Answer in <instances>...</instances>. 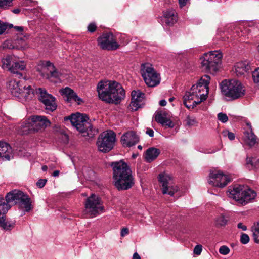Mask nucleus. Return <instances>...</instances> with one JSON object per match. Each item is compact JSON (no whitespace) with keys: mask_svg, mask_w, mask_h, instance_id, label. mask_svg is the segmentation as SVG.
<instances>
[{"mask_svg":"<svg viewBox=\"0 0 259 259\" xmlns=\"http://www.w3.org/2000/svg\"><path fill=\"white\" fill-rule=\"evenodd\" d=\"M97 91L100 99L110 104L120 103L125 95L121 84L115 81H100L98 83Z\"/></svg>","mask_w":259,"mask_h":259,"instance_id":"nucleus-1","label":"nucleus"},{"mask_svg":"<svg viewBox=\"0 0 259 259\" xmlns=\"http://www.w3.org/2000/svg\"><path fill=\"white\" fill-rule=\"evenodd\" d=\"M110 165L113 169V183L115 187L119 191L132 188L134 180L129 165L122 160L112 162Z\"/></svg>","mask_w":259,"mask_h":259,"instance_id":"nucleus-2","label":"nucleus"},{"mask_svg":"<svg viewBox=\"0 0 259 259\" xmlns=\"http://www.w3.org/2000/svg\"><path fill=\"white\" fill-rule=\"evenodd\" d=\"M210 80L208 75L203 76L198 83L193 85L190 91L185 93L183 97V103L188 108H194L206 99L209 92Z\"/></svg>","mask_w":259,"mask_h":259,"instance_id":"nucleus-3","label":"nucleus"},{"mask_svg":"<svg viewBox=\"0 0 259 259\" xmlns=\"http://www.w3.org/2000/svg\"><path fill=\"white\" fill-rule=\"evenodd\" d=\"M227 194L229 197L242 205L250 202L256 196V193L254 190L247 186L240 185L229 186Z\"/></svg>","mask_w":259,"mask_h":259,"instance_id":"nucleus-4","label":"nucleus"},{"mask_svg":"<svg viewBox=\"0 0 259 259\" xmlns=\"http://www.w3.org/2000/svg\"><path fill=\"white\" fill-rule=\"evenodd\" d=\"M88 119L89 118L85 114L79 113L72 114L70 116L64 117L65 120H70L72 125L77 131L82 133L83 136L92 138L98 133V130L94 128L88 121Z\"/></svg>","mask_w":259,"mask_h":259,"instance_id":"nucleus-5","label":"nucleus"},{"mask_svg":"<svg viewBox=\"0 0 259 259\" xmlns=\"http://www.w3.org/2000/svg\"><path fill=\"white\" fill-rule=\"evenodd\" d=\"M50 124V121L44 116H31L21 123L20 132L25 135L30 132L41 131Z\"/></svg>","mask_w":259,"mask_h":259,"instance_id":"nucleus-6","label":"nucleus"},{"mask_svg":"<svg viewBox=\"0 0 259 259\" xmlns=\"http://www.w3.org/2000/svg\"><path fill=\"white\" fill-rule=\"evenodd\" d=\"M220 86L223 94L232 100L240 98L245 94L244 87L236 80H224Z\"/></svg>","mask_w":259,"mask_h":259,"instance_id":"nucleus-7","label":"nucleus"},{"mask_svg":"<svg viewBox=\"0 0 259 259\" xmlns=\"http://www.w3.org/2000/svg\"><path fill=\"white\" fill-rule=\"evenodd\" d=\"M222 57V54L218 51L205 53L200 58L203 69L210 73L215 72L219 69V65L221 63Z\"/></svg>","mask_w":259,"mask_h":259,"instance_id":"nucleus-8","label":"nucleus"},{"mask_svg":"<svg viewBox=\"0 0 259 259\" xmlns=\"http://www.w3.org/2000/svg\"><path fill=\"white\" fill-rule=\"evenodd\" d=\"M104 207L101 198L92 194L84 202V214L90 218H94L103 212Z\"/></svg>","mask_w":259,"mask_h":259,"instance_id":"nucleus-9","label":"nucleus"},{"mask_svg":"<svg viewBox=\"0 0 259 259\" xmlns=\"http://www.w3.org/2000/svg\"><path fill=\"white\" fill-rule=\"evenodd\" d=\"M141 73L145 83L149 87H154L160 82V74L150 63H146L141 65Z\"/></svg>","mask_w":259,"mask_h":259,"instance_id":"nucleus-10","label":"nucleus"},{"mask_svg":"<svg viewBox=\"0 0 259 259\" xmlns=\"http://www.w3.org/2000/svg\"><path fill=\"white\" fill-rule=\"evenodd\" d=\"M6 198L7 202L15 201L16 203H20L26 212H29L33 208L30 198L20 190L11 191L6 195Z\"/></svg>","mask_w":259,"mask_h":259,"instance_id":"nucleus-11","label":"nucleus"},{"mask_svg":"<svg viewBox=\"0 0 259 259\" xmlns=\"http://www.w3.org/2000/svg\"><path fill=\"white\" fill-rule=\"evenodd\" d=\"M116 135L112 131H107L101 134L97 142L100 151L106 153L111 150L114 145Z\"/></svg>","mask_w":259,"mask_h":259,"instance_id":"nucleus-12","label":"nucleus"},{"mask_svg":"<svg viewBox=\"0 0 259 259\" xmlns=\"http://www.w3.org/2000/svg\"><path fill=\"white\" fill-rule=\"evenodd\" d=\"M158 181L161 184L163 194H166L172 196L178 191V187L173 184L172 177L169 174L164 172L160 174Z\"/></svg>","mask_w":259,"mask_h":259,"instance_id":"nucleus-13","label":"nucleus"},{"mask_svg":"<svg viewBox=\"0 0 259 259\" xmlns=\"http://www.w3.org/2000/svg\"><path fill=\"white\" fill-rule=\"evenodd\" d=\"M36 93L38 95L39 101L44 105L47 112H53L56 109L55 98L49 94L45 89L38 88L36 90Z\"/></svg>","mask_w":259,"mask_h":259,"instance_id":"nucleus-14","label":"nucleus"},{"mask_svg":"<svg viewBox=\"0 0 259 259\" xmlns=\"http://www.w3.org/2000/svg\"><path fill=\"white\" fill-rule=\"evenodd\" d=\"M97 41L98 45L104 50H115L119 47L115 36L111 32L104 33Z\"/></svg>","mask_w":259,"mask_h":259,"instance_id":"nucleus-15","label":"nucleus"},{"mask_svg":"<svg viewBox=\"0 0 259 259\" xmlns=\"http://www.w3.org/2000/svg\"><path fill=\"white\" fill-rule=\"evenodd\" d=\"M230 181L228 175L219 170H212L209 175L208 182L213 186L223 188Z\"/></svg>","mask_w":259,"mask_h":259,"instance_id":"nucleus-16","label":"nucleus"},{"mask_svg":"<svg viewBox=\"0 0 259 259\" xmlns=\"http://www.w3.org/2000/svg\"><path fill=\"white\" fill-rule=\"evenodd\" d=\"M6 199L0 196V227L6 230H10L14 227L15 223L6 221V214L11 208Z\"/></svg>","mask_w":259,"mask_h":259,"instance_id":"nucleus-17","label":"nucleus"},{"mask_svg":"<svg viewBox=\"0 0 259 259\" xmlns=\"http://www.w3.org/2000/svg\"><path fill=\"white\" fill-rule=\"evenodd\" d=\"M242 141L244 145L252 147L258 142V138L253 133L251 124L246 123V128L243 133Z\"/></svg>","mask_w":259,"mask_h":259,"instance_id":"nucleus-18","label":"nucleus"},{"mask_svg":"<svg viewBox=\"0 0 259 259\" xmlns=\"http://www.w3.org/2000/svg\"><path fill=\"white\" fill-rule=\"evenodd\" d=\"M44 72H46V74L43 73L42 75L47 78H51V77L59 78L61 73L57 71L55 68L54 65L48 61H41L39 64Z\"/></svg>","mask_w":259,"mask_h":259,"instance_id":"nucleus-19","label":"nucleus"},{"mask_svg":"<svg viewBox=\"0 0 259 259\" xmlns=\"http://www.w3.org/2000/svg\"><path fill=\"white\" fill-rule=\"evenodd\" d=\"M139 137L133 131L124 133L121 138V142L124 147H131L139 141Z\"/></svg>","mask_w":259,"mask_h":259,"instance_id":"nucleus-20","label":"nucleus"},{"mask_svg":"<svg viewBox=\"0 0 259 259\" xmlns=\"http://www.w3.org/2000/svg\"><path fill=\"white\" fill-rule=\"evenodd\" d=\"M25 82V79L19 81L12 79L7 82V87L13 96L20 97L22 87Z\"/></svg>","mask_w":259,"mask_h":259,"instance_id":"nucleus-21","label":"nucleus"},{"mask_svg":"<svg viewBox=\"0 0 259 259\" xmlns=\"http://www.w3.org/2000/svg\"><path fill=\"white\" fill-rule=\"evenodd\" d=\"M178 21V15L174 9H167L163 12L162 24L166 26H172Z\"/></svg>","mask_w":259,"mask_h":259,"instance_id":"nucleus-22","label":"nucleus"},{"mask_svg":"<svg viewBox=\"0 0 259 259\" xmlns=\"http://www.w3.org/2000/svg\"><path fill=\"white\" fill-rule=\"evenodd\" d=\"M144 94L139 91H133L131 93L130 107L133 111H136L143 105Z\"/></svg>","mask_w":259,"mask_h":259,"instance_id":"nucleus-23","label":"nucleus"},{"mask_svg":"<svg viewBox=\"0 0 259 259\" xmlns=\"http://www.w3.org/2000/svg\"><path fill=\"white\" fill-rule=\"evenodd\" d=\"M251 69L250 65L247 61L237 63L234 66L233 71L237 76H244Z\"/></svg>","mask_w":259,"mask_h":259,"instance_id":"nucleus-24","label":"nucleus"},{"mask_svg":"<svg viewBox=\"0 0 259 259\" xmlns=\"http://www.w3.org/2000/svg\"><path fill=\"white\" fill-rule=\"evenodd\" d=\"M155 118L157 122L161 124L162 125H165L168 127H173L174 126V123L170 120V115L165 111H161L157 112Z\"/></svg>","mask_w":259,"mask_h":259,"instance_id":"nucleus-25","label":"nucleus"},{"mask_svg":"<svg viewBox=\"0 0 259 259\" xmlns=\"http://www.w3.org/2000/svg\"><path fill=\"white\" fill-rule=\"evenodd\" d=\"M60 93L62 96H64V99L67 102L73 101L80 104L82 101L81 98L78 97L76 94L70 88L66 87L60 91Z\"/></svg>","mask_w":259,"mask_h":259,"instance_id":"nucleus-26","label":"nucleus"},{"mask_svg":"<svg viewBox=\"0 0 259 259\" xmlns=\"http://www.w3.org/2000/svg\"><path fill=\"white\" fill-rule=\"evenodd\" d=\"M12 157V149L10 145L5 142L0 141V158L9 160Z\"/></svg>","mask_w":259,"mask_h":259,"instance_id":"nucleus-27","label":"nucleus"},{"mask_svg":"<svg viewBox=\"0 0 259 259\" xmlns=\"http://www.w3.org/2000/svg\"><path fill=\"white\" fill-rule=\"evenodd\" d=\"M26 64L24 61H16V59L12 65L11 68L13 69V70H10L12 73L16 74L18 77L22 76V74L19 72V71L23 70L26 68Z\"/></svg>","mask_w":259,"mask_h":259,"instance_id":"nucleus-28","label":"nucleus"},{"mask_svg":"<svg viewBox=\"0 0 259 259\" xmlns=\"http://www.w3.org/2000/svg\"><path fill=\"white\" fill-rule=\"evenodd\" d=\"M33 90L30 85L27 86L25 84L23 85L21 91L20 96L17 97L19 99L24 98L26 100H30L34 97Z\"/></svg>","mask_w":259,"mask_h":259,"instance_id":"nucleus-29","label":"nucleus"},{"mask_svg":"<svg viewBox=\"0 0 259 259\" xmlns=\"http://www.w3.org/2000/svg\"><path fill=\"white\" fill-rule=\"evenodd\" d=\"M15 60L14 56L7 55L2 59L0 65L3 69L10 71V70L13 69L11 67Z\"/></svg>","mask_w":259,"mask_h":259,"instance_id":"nucleus-30","label":"nucleus"},{"mask_svg":"<svg viewBox=\"0 0 259 259\" xmlns=\"http://www.w3.org/2000/svg\"><path fill=\"white\" fill-rule=\"evenodd\" d=\"M160 153L159 149L154 147L150 148L146 150L145 159L147 162H150L156 159Z\"/></svg>","mask_w":259,"mask_h":259,"instance_id":"nucleus-31","label":"nucleus"},{"mask_svg":"<svg viewBox=\"0 0 259 259\" xmlns=\"http://www.w3.org/2000/svg\"><path fill=\"white\" fill-rule=\"evenodd\" d=\"M227 222V220L224 215H220L215 220L216 225L218 226H225Z\"/></svg>","mask_w":259,"mask_h":259,"instance_id":"nucleus-32","label":"nucleus"},{"mask_svg":"<svg viewBox=\"0 0 259 259\" xmlns=\"http://www.w3.org/2000/svg\"><path fill=\"white\" fill-rule=\"evenodd\" d=\"M254 241L256 242L259 241V222L252 230Z\"/></svg>","mask_w":259,"mask_h":259,"instance_id":"nucleus-33","label":"nucleus"},{"mask_svg":"<svg viewBox=\"0 0 259 259\" xmlns=\"http://www.w3.org/2000/svg\"><path fill=\"white\" fill-rule=\"evenodd\" d=\"M13 0H0V8L7 9L12 5Z\"/></svg>","mask_w":259,"mask_h":259,"instance_id":"nucleus-34","label":"nucleus"},{"mask_svg":"<svg viewBox=\"0 0 259 259\" xmlns=\"http://www.w3.org/2000/svg\"><path fill=\"white\" fill-rule=\"evenodd\" d=\"M186 124L189 126H195L197 124V121L196 119L193 117H191L189 116H188L186 119Z\"/></svg>","mask_w":259,"mask_h":259,"instance_id":"nucleus-35","label":"nucleus"},{"mask_svg":"<svg viewBox=\"0 0 259 259\" xmlns=\"http://www.w3.org/2000/svg\"><path fill=\"white\" fill-rule=\"evenodd\" d=\"M252 75L254 82L259 83V67L252 71Z\"/></svg>","mask_w":259,"mask_h":259,"instance_id":"nucleus-36","label":"nucleus"},{"mask_svg":"<svg viewBox=\"0 0 259 259\" xmlns=\"http://www.w3.org/2000/svg\"><path fill=\"white\" fill-rule=\"evenodd\" d=\"M218 119L222 123H225L228 120V118L227 115L223 113H219L218 114Z\"/></svg>","mask_w":259,"mask_h":259,"instance_id":"nucleus-37","label":"nucleus"},{"mask_svg":"<svg viewBox=\"0 0 259 259\" xmlns=\"http://www.w3.org/2000/svg\"><path fill=\"white\" fill-rule=\"evenodd\" d=\"M222 134L224 137L227 136L229 140H233L235 138V135L234 133L230 132L228 130L223 131Z\"/></svg>","mask_w":259,"mask_h":259,"instance_id":"nucleus-38","label":"nucleus"},{"mask_svg":"<svg viewBox=\"0 0 259 259\" xmlns=\"http://www.w3.org/2000/svg\"><path fill=\"white\" fill-rule=\"evenodd\" d=\"M249 237L248 235L244 233L242 234L240 237V242L243 244H246L249 242Z\"/></svg>","mask_w":259,"mask_h":259,"instance_id":"nucleus-39","label":"nucleus"},{"mask_svg":"<svg viewBox=\"0 0 259 259\" xmlns=\"http://www.w3.org/2000/svg\"><path fill=\"white\" fill-rule=\"evenodd\" d=\"M229 251V248L226 246H222L219 249L220 253L223 255H226L228 254Z\"/></svg>","mask_w":259,"mask_h":259,"instance_id":"nucleus-40","label":"nucleus"},{"mask_svg":"<svg viewBox=\"0 0 259 259\" xmlns=\"http://www.w3.org/2000/svg\"><path fill=\"white\" fill-rule=\"evenodd\" d=\"M202 246L201 245H196L194 249V253L196 255H200L202 252Z\"/></svg>","mask_w":259,"mask_h":259,"instance_id":"nucleus-41","label":"nucleus"},{"mask_svg":"<svg viewBox=\"0 0 259 259\" xmlns=\"http://www.w3.org/2000/svg\"><path fill=\"white\" fill-rule=\"evenodd\" d=\"M7 28V25L6 23H4L0 20V34H3Z\"/></svg>","mask_w":259,"mask_h":259,"instance_id":"nucleus-42","label":"nucleus"},{"mask_svg":"<svg viewBox=\"0 0 259 259\" xmlns=\"http://www.w3.org/2000/svg\"><path fill=\"white\" fill-rule=\"evenodd\" d=\"M97 28V26L95 23H90L88 27V30L89 31L91 32H94Z\"/></svg>","mask_w":259,"mask_h":259,"instance_id":"nucleus-43","label":"nucleus"},{"mask_svg":"<svg viewBox=\"0 0 259 259\" xmlns=\"http://www.w3.org/2000/svg\"><path fill=\"white\" fill-rule=\"evenodd\" d=\"M46 182H47V180L46 179H40L37 181V182L36 183V185L39 188H41L45 186Z\"/></svg>","mask_w":259,"mask_h":259,"instance_id":"nucleus-44","label":"nucleus"},{"mask_svg":"<svg viewBox=\"0 0 259 259\" xmlns=\"http://www.w3.org/2000/svg\"><path fill=\"white\" fill-rule=\"evenodd\" d=\"M254 160H255V159L253 158V157H247L246 158V163L247 164H250L253 166Z\"/></svg>","mask_w":259,"mask_h":259,"instance_id":"nucleus-45","label":"nucleus"},{"mask_svg":"<svg viewBox=\"0 0 259 259\" xmlns=\"http://www.w3.org/2000/svg\"><path fill=\"white\" fill-rule=\"evenodd\" d=\"M129 233V230L127 228H124L121 230V236L123 237L125 235L128 234Z\"/></svg>","mask_w":259,"mask_h":259,"instance_id":"nucleus-46","label":"nucleus"},{"mask_svg":"<svg viewBox=\"0 0 259 259\" xmlns=\"http://www.w3.org/2000/svg\"><path fill=\"white\" fill-rule=\"evenodd\" d=\"M146 134L148 135L150 137H152L154 136V131L152 129L147 128L146 131Z\"/></svg>","mask_w":259,"mask_h":259,"instance_id":"nucleus-47","label":"nucleus"},{"mask_svg":"<svg viewBox=\"0 0 259 259\" xmlns=\"http://www.w3.org/2000/svg\"><path fill=\"white\" fill-rule=\"evenodd\" d=\"M237 227L239 229H241L243 231H245L246 230L247 228L242 223H239L237 224Z\"/></svg>","mask_w":259,"mask_h":259,"instance_id":"nucleus-48","label":"nucleus"},{"mask_svg":"<svg viewBox=\"0 0 259 259\" xmlns=\"http://www.w3.org/2000/svg\"><path fill=\"white\" fill-rule=\"evenodd\" d=\"M14 28L16 31H18L20 33L22 32L24 30V27L22 26H14Z\"/></svg>","mask_w":259,"mask_h":259,"instance_id":"nucleus-49","label":"nucleus"},{"mask_svg":"<svg viewBox=\"0 0 259 259\" xmlns=\"http://www.w3.org/2000/svg\"><path fill=\"white\" fill-rule=\"evenodd\" d=\"M188 0H179V3L180 7L182 8L185 6Z\"/></svg>","mask_w":259,"mask_h":259,"instance_id":"nucleus-50","label":"nucleus"},{"mask_svg":"<svg viewBox=\"0 0 259 259\" xmlns=\"http://www.w3.org/2000/svg\"><path fill=\"white\" fill-rule=\"evenodd\" d=\"M219 150V148H215L213 149H210L207 151H205V153H208V154H212V153H214L216 152L217 151H218Z\"/></svg>","mask_w":259,"mask_h":259,"instance_id":"nucleus-51","label":"nucleus"},{"mask_svg":"<svg viewBox=\"0 0 259 259\" xmlns=\"http://www.w3.org/2000/svg\"><path fill=\"white\" fill-rule=\"evenodd\" d=\"M166 101L165 100H161L159 101V105L161 106H164L166 105Z\"/></svg>","mask_w":259,"mask_h":259,"instance_id":"nucleus-52","label":"nucleus"},{"mask_svg":"<svg viewBox=\"0 0 259 259\" xmlns=\"http://www.w3.org/2000/svg\"><path fill=\"white\" fill-rule=\"evenodd\" d=\"M132 259H141V257L137 252H135L133 254Z\"/></svg>","mask_w":259,"mask_h":259,"instance_id":"nucleus-53","label":"nucleus"},{"mask_svg":"<svg viewBox=\"0 0 259 259\" xmlns=\"http://www.w3.org/2000/svg\"><path fill=\"white\" fill-rule=\"evenodd\" d=\"M59 172H59V170H55V171L53 172V174H52V175L53 177H57V176H58V175H59Z\"/></svg>","mask_w":259,"mask_h":259,"instance_id":"nucleus-54","label":"nucleus"},{"mask_svg":"<svg viewBox=\"0 0 259 259\" xmlns=\"http://www.w3.org/2000/svg\"><path fill=\"white\" fill-rule=\"evenodd\" d=\"M12 12L15 14H18L20 12V10L19 9H15L12 10Z\"/></svg>","mask_w":259,"mask_h":259,"instance_id":"nucleus-55","label":"nucleus"},{"mask_svg":"<svg viewBox=\"0 0 259 259\" xmlns=\"http://www.w3.org/2000/svg\"><path fill=\"white\" fill-rule=\"evenodd\" d=\"M48 169V167L46 165H44L42 167V170L44 171H46Z\"/></svg>","mask_w":259,"mask_h":259,"instance_id":"nucleus-56","label":"nucleus"},{"mask_svg":"<svg viewBox=\"0 0 259 259\" xmlns=\"http://www.w3.org/2000/svg\"><path fill=\"white\" fill-rule=\"evenodd\" d=\"M6 25H7V28H8V27H9V28H12V27H14V26H13V24H7V23H6Z\"/></svg>","mask_w":259,"mask_h":259,"instance_id":"nucleus-57","label":"nucleus"},{"mask_svg":"<svg viewBox=\"0 0 259 259\" xmlns=\"http://www.w3.org/2000/svg\"><path fill=\"white\" fill-rule=\"evenodd\" d=\"M174 99H175V98H174V97L170 98L169 99V102H172V101L174 100Z\"/></svg>","mask_w":259,"mask_h":259,"instance_id":"nucleus-58","label":"nucleus"},{"mask_svg":"<svg viewBox=\"0 0 259 259\" xmlns=\"http://www.w3.org/2000/svg\"><path fill=\"white\" fill-rule=\"evenodd\" d=\"M138 148L140 150H142V147L141 145H138Z\"/></svg>","mask_w":259,"mask_h":259,"instance_id":"nucleus-59","label":"nucleus"},{"mask_svg":"<svg viewBox=\"0 0 259 259\" xmlns=\"http://www.w3.org/2000/svg\"><path fill=\"white\" fill-rule=\"evenodd\" d=\"M257 48H258V53H259V45L258 46Z\"/></svg>","mask_w":259,"mask_h":259,"instance_id":"nucleus-60","label":"nucleus"},{"mask_svg":"<svg viewBox=\"0 0 259 259\" xmlns=\"http://www.w3.org/2000/svg\"><path fill=\"white\" fill-rule=\"evenodd\" d=\"M125 217H128L129 216L128 215H125Z\"/></svg>","mask_w":259,"mask_h":259,"instance_id":"nucleus-61","label":"nucleus"}]
</instances>
